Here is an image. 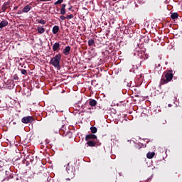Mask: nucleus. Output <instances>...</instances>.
Segmentation results:
<instances>
[{
  "label": "nucleus",
  "instance_id": "nucleus-1",
  "mask_svg": "<svg viewBox=\"0 0 182 182\" xmlns=\"http://www.w3.org/2000/svg\"><path fill=\"white\" fill-rule=\"evenodd\" d=\"M174 74H173V70H166L161 75V78L159 82V87H161L164 85H167L169 82L173 80Z\"/></svg>",
  "mask_w": 182,
  "mask_h": 182
},
{
  "label": "nucleus",
  "instance_id": "nucleus-2",
  "mask_svg": "<svg viewBox=\"0 0 182 182\" xmlns=\"http://www.w3.org/2000/svg\"><path fill=\"white\" fill-rule=\"evenodd\" d=\"M62 59V55L57 54L53 58L50 59V63L53 65L56 69H60V60Z\"/></svg>",
  "mask_w": 182,
  "mask_h": 182
},
{
  "label": "nucleus",
  "instance_id": "nucleus-3",
  "mask_svg": "<svg viewBox=\"0 0 182 182\" xmlns=\"http://www.w3.org/2000/svg\"><path fill=\"white\" fill-rule=\"evenodd\" d=\"M21 122L22 123H24L26 124L28 123H31V122H33V117L31 116L24 117L22 118Z\"/></svg>",
  "mask_w": 182,
  "mask_h": 182
},
{
  "label": "nucleus",
  "instance_id": "nucleus-4",
  "mask_svg": "<svg viewBox=\"0 0 182 182\" xmlns=\"http://www.w3.org/2000/svg\"><path fill=\"white\" fill-rule=\"evenodd\" d=\"M70 49H71L70 46H66L65 49L63 50V53H64L65 56H69L70 53Z\"/></svg>",
  "mask_w": 182,
  "mask_h": 182
},
{
  "label": "nucleus",
  "instance_id": "nucleus-5",
  "mask_svg": "<svg viewBox=\"0 0 182 182\" xmlns=\"http://www.w3.org/2000/svg\"><path fill=\"white\" fill-rule=\"evenodd\" d=\"M60 15H66V4H63L61 5V9H60Z\"/></svg>",
  "mask_w": 182,
  "mask_h": 182
},
{
  "label": "nucleus",
  "instance_id": "nucleus-6",
  "mask_svg": "<svg viewBox=\"0 0 182 182\" xmlns=\"http://www.w3.org/2000/svg\"><path fill=\"white\" fill-rule=\"evenodd\" d=\"M9 22L6 20H2L0 23V29L3 28H6L8 26Z\"/></svg>",
  "mask_w": 182,
  "mask_h": 182
},
{
  "label": "nucleus",
  "instance_id": "nucleus-7",
  "mask_svg": "<svg viewBox=\"0 0 182 182\" xmlns=\"http://www.w3.org/2000/svg\"><path fill=\"white\" fill-rule=\"evenodd\" d=\"M88 103L91 107H95V106L97 105V101L94 99H90Z\"/></svg>",
  "mask_w": 182,
  "mask_h": 182
},
{
  "label": "nucleus",
  "instance_id": "nucleus-8",
  "mask_svg": "<svg viewBox=\"0 0 182 182\" xmlns=\"http://www.w3.org/2000/svg\"><path fill=\"white\" fill-rule=\"evenodd\" d=\"M37 31H38V33H39L40 35H42V33H45V28H43V26H38Z\"/></svg>",
  "mask_w": 182,
  "mask_h": 182
},
{
  "label": "nucleus",
  "instance_id": "nucleus-9",
  "mask_svg": "<svg viewBox=\"0 0 182 182\" xmlns=\"http://www.w3.org/2000/svg\"><path fill=\"white\" fill-rule=\"evenodd\" d=\"M9 5V2H4L1 7L2 12H6V9H8V6Z\"/></svg>",
  "mask_w": 182,
  "mask_h": 182
},
{
  "label": "nucleus",
  "instance_id": "nucleus-10",
  "mask_svg": "<svg viewBox=\"0 0 182 182\" xmlns=\"http://www.w3.org/2000/svg\"><path fill=\"white\" fill-rule=\"evenodd\" d=\"M60 48V44L59 43H55L53 46V52H56L58 49Z\"/></svg>",
  "mask_w": 182,
  "mask_h": 182
},
{
  "label": "nucleus",
  "instance_id": "nucleus-11",
  "mask_svg": "<svg viewBox=\"0 0 182 182\" xmlns=\"http://www.w3.org/2000/svg\"><path fill=\"white\" fill-rule=\"evenodd\" d=\"M31 9H32V6H31V5H26L23 9V12H24L25 14H28V12H29V11H31Z\"/></svg>",
  "mask_w": 182,
  "mask_h": 182
},
{
  "label": "nucleus",
  "instance_id": "nucleus-12",
  "mask_svg": "<svg viewBox=\"0 0 182 182\" xmlns=\"http://www.w3.org/2000/svg\"><path fill=\"white\" fill-rule=\"evenodd\" d=\"M52 32H53V35H56V33H58L59 32V27H58V26H54L53 27Z\"/></svg>",
  "mask_w": 182,
  "mask_h": 182
},
{
  "label": "nucleus",
  "instance_id": "nucleus-13",
  "mask_svg": "<svg viewBox=\"0 0 182 182\" xmlns=\"http://www.w3.org/2000/svg\"><path fill=\"white\" fill-rule=\"evenodd\" d=\"M86 140H89V139H97V136H96V135L95 134H88L85 137Z\"/></svg>",
  "mask_w": 182,
  "mask_h": 182
},
{
  "label": "nucleus",
  "instance_id": "nucleus-14",
  "mask_svg": "<svg viewBox=\"0 0 182 182\" xmlns=\"http://www.w3.org/2000/svg\"><path fill=\"white\" fill-rule=\"evenodd\" d=\"M154 152H149L147 154H146V157L147 159H153V157H154Z\"/></svg>",
  "mask_w": 182,
  "mask_h": 182
},
{
  "label": "nucleus",
  "instance_id": "nucleus-15",
  "mask_svg": "<svg viewBox=\"0 0 182 182\" xmlns=\"http://www.w3.org/2000/svg\"><path fill=\"white\" fill-rule=\"evenodd\" d=\"M87 144L90 147H95V141H89L88 142H87Z\"/></svg>",
  "mask_w": 182,
  "mask_h": 182
},
{
  "label": "nucleus",
  "instance_id": "nucleus-16",
  "mask_svg": "<svg viewBox=\"0 0 182 182\" xmlns=\"http://www.w3.org/2000/svg\"><path fill=\"white\" fill-rule=\"evenodd\" d=\"M171 18L172 19H177L178 18V14L177 13H173L171 15Z\"/></svg>",
  "mask_w": 182,
  "mask_h": 182
},
{
  "label": "nucleus",
  "instance_id": "nucleus-17",
  "mask_svg": "<svg viewBox=\"0 0 182 182\" xmlns=\"http://www.w3.org/2000/svg\"><path fill=\"white\" fill-rule=\"evenodd\" d=\"M36 22H38V23H41V25H45L46 23V21L43 19H37Z\"/></svg>",
  "mask_w": 182,
  "mask_h": 182
},
{
  "label": "nucleus",
  "instance_id": "nucleus-18",
  "mask_svg": "<svg viewBox=\"0 0 182 182\" xmlns=\"http://www.w3.org/2000/svg\"><path fill=\"white\" fill-rule=\"evenodd\" d=\"M94 45H95V40H93V39H90L89 41H88V46H94Z\"/></svg>",
  "mask_w": 182,
  "mask_h": 182
},
{
  "label": "nucleus",
  "instance_id": "nucleus-19",
  "mask_svg": "<svg viewBox=\"0 0 182 182\" xmlns=\"http://www.w3.org/2000/svg\"><path fill=\"white\" fill-rule=\"evenodd\" d=\"M90 130L92 132V133H97V128H96L95 127H92L90 128Z\"/></svg>",
  "mask_w": 182,
  "mask_h": 182
},
{
  "label": "nucleus",
  "instance_id": "nucleus-20",
  "mask_svg": "<svg viewBox=\"0 0 182 182\" xmlns=\"http://www.w3.org/2000/svg\"><path fill=\"white\" fill-rule=\"evenodd\" d=\"M63 2V0H58L54 3V5H60Z\"/></svg>",
  "mask_w": 182,
  "mask_h": 182
},
{
  "label": "nucleus",
  "instance_id": "nucleus-21",
  "mask_svg": "<svg viewBox=\"0 0 182 182\" xmlns=\"http://www.w3.org/2000/svg\"><path fill=\"white\" fill-rule=\"evenodd\" d=\"M110 111L111 112H109V114H112H112H116V109H114V108H111Z\"/></svg>",
  "mask_w": 182,
  "mask_h": 182
},
{
  "label": "nucleus",
  "instance_id": "nucleus-22",
  "mask_svg": "<svg viewBox=\"0 0 182 182\" xmlns=\"http://www.w3.org/2000/svg\"><path fill=\"white\" fill-rule=\"evenodd\" d=\"M21 72L22 75H26L28 73V71L25 69H21Z\"/></svg>",
  "mask_w": 182,
  "mask_h": 182
},
{
  "label": "nucleus",
  "instance_id": "nucleus-23",
  "mask_svg": "<svg viewBox=\"0 0 182 182\" xmlns=\"http://www.w3.org/2000/svg\"><path fill=\"white\" fill-rule=\"evenodd\" d=\"M73 14H70L66 16V19H73Z\"/></svg>",
  "mask_w": 182,
  "mask_h": 182
},
{
  "label": "nucleus",
  "instance_id": "nucleus-24",
  "mask_svg": "<svg viewBox=\"0 0 182 182\" xmlns=\"http://www.w3.org/2000/svg\"><path fill=\"white\" fill-rule=\"evenodd\" d=\"M5 166V164L4 163V161H0V168H2V167Z\"/></svg>",
  "mask_w": 182,
  "mask_h": 182
},
{
  "label": "nucleus",
  "instance_id": "nucleus-25",
  "mask_svg": "<svg viewBox=\"0 0 182 182\" xmlns=\"http://www.w3.org/2000/svg\"><path fill=\"white\" fill-rule=\"evenodd\" d=\"M60 19H61V21H65L66 19V17L64 16H60Z\"/></svg>",
  "mask_w": 182,
  "mask_h": 182
},
{
  "label": "nucleus",
  "instance_id": "nucleus-26",
  "mask_svg": "<svg viewBox=\"0 0 182 182\" xmlns=\"http://www.w3.org/2000/svg\"><path fill=\"white\" fill-rule=\"evenodd\" d=\"M14 80H18V79H19V77H18V75H14Z\"/></svg>",
  "mask_w": 182,
  "mask_h": 182
},
{
  "label": "nucleus",
  "instance_id": "nucleus-27",
  "mask_svg": "<svg viewBox=\"0 0 182 182\" xmlns=\"http://www.w3.org/2000/svg\"><path fill=\"white\" fill-rule=\"evenodd\" d=\"M22 12H23V11H22L19 10V11H18V12H17V14H18V15H21V14H22Z\"/></svg>",
  "mask_w": 182,
  "mask_h": 182
},
{
  "label": "nucleus",
  "instance_id": "nucleus-28",
  "mask_svg": "<svg viewBox=\"0 0 182 182\" xmlns=\"http://www.w3.org/2000/svg\"><path fill=\"white\" fill-rule=\"evenodd\" d=\"M41 2H48V1H52V0H40Z\"/></svg>",
  "mask_w": 182,
  "mask_h": 182
},
{
  "label": "nucleus",
  "instance_id": "nucleus-29",
  "mask_svg": "<svg viewBox=\"0 0 182 182\" xmlns=\"http://www.w3.org/2000/svg\"><path fill=\"white\" fill-rule=\"evenodd\" d=\"M18 6H15L14 8V11H18Z\"/></svg>",
  "mask_w": 182,
  "mask_h": 182
},
{
  "label": "nucleus",
  "instance_id": "nucleus-30",
  "mask_svg": "<svg viewBox=\"0 0 182 182\" xmlns=\"http://www.w3.org/2000/svg\"><path fill=\"white\" fill-rule=\"evenodd\" d=\"M71 174H73V177H75V173L71 172Z\"/></svg>",
  "mask_w": 182,
  "mask_h": 182
},
{
  "label": "nucleus",
  "instance_id": "nucleus-31",
  "mask_svg": "<svg viewBox=\"0 0 182 182\" xmlns=\"http://www.w3.org/2000/svg\"><path fill=\"white\" fill-rule=\"evenodd\" d=\"M72 10V6L68 8V11H71Z\"/></svg>",
  "mask_w": 182,
  "mask_h": 182
},
{
  "label": "nucleus",
  "instance_id": "nucleus-32",
  "mask_svg": "<svg viewBox=\"0 0 182 182\" xmlns=\"http://www.w3.org/2000/svg\"><path fill=\"white\" fill-rule=\"evenodd\" d=\"M168 107H171V104H168Z\"/></svg>",
  "mask_w": 182,
  "mask_h": 182
},
{
  "label": "nucleus",
  "instance_id": "nucleus-33",
  "mask_svg": "<svg viewBox=\"0 0 182 182\" xmlns=\"http://www.w3.org/2000/svg\"><path fill=\"white\" fill-rule=\"evenodd\" d=\"M57 11L59 12V9H57Z\"/></svg>",
  "mask_w": 182,
  "mask_h": 182
},
{
  "label": "nucleus",
  "instance_id": "nucleus-34",
  "mask_svg": "<svg viewBox=\"0 0 182 182\" xmlns=\"http://www.w3.org/2000/svg\"><path fill=\"white\" fill-rule=\"evenodd\" d=\"M52 113H55L54 112H52Z\"/></svg>",
  "mask_w": 182,
  "mask_h": 182
}]
</instances>
